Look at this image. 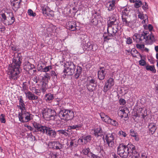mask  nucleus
<instances>
[{
  "mask_svg": "<svg viewBox=\"0 0 158 158\" xmlns=\"http://www.w3.org/2000/svg\"><path fill=\"white\" fill-rule=\"evenodd\" d=\"M117 153L123 158H126L129 155L131 158H140L135 146L132 144H129L127 145L123 143L119 144L117 148Z\"/></svg>",
  "mask_w": 158,
  "mask_h": 158,
  "instance_id": "1",
  "label": "nucleus"
},
{
  "mask_svg": "<svg viewBox=\"0 0 158 158\" xmlns=\"http://www.w3.org/2000/svg\"><path fill=\"white\" fill-rule=\"evenodd\" d=\"M22 60V57L20 54H18L17 56L14 57L12 63L9 66L8 72L10 79L16 80L19 77Z\"/></svg>",
  "mask_w": 158,
  "mask_h": 158,
  "instance_id": "2",
  "label": "nucleus"
},
{
  "mask_svg": "<svg viewBox=\"0 0 158 158\" xmlns=\"http://www.w3.org/2000/svg\"><path fill=\"white\" fill-rule=\"evenodd\" d=\"M58 115L61 119L65 120H71L74 116L73 111L65 109L60 110L58 113Z\"/></svg>",
  "mask_w": 158,
  "mask_h": 158,
  "instance_id": "3",
  "label": "nucleus"
},
{
  "mask_svg": "<svg viewBox=\"0 0 158 158\" xmlns=\"http://www.w3.org/2000/svg\"><path fill=\"white\" fill-rule=\"evenodd\" d=\"M66 66L64 71V72L66 73V75H71L74 73L76 66L74 64L71 62H67L65 64Z\"/></svg>",
  "mask_w": 158,
  "mask_h": 158,
  "instance_id": "4",
  "label": "nucleus"
},
{
  "mask_svg": "<svg viewBox=\"0 0 158 158\" xmlns=\"http://www.w3.org/2000/svg\"><path fill=\"white\" fill-rule=\"evenodd\" d=\"M106 141L108 146L110 148H113L115 147L114 135L113 133L108 134L106 135L105 138Z\"/></svg>",
  "mask_w": 158,
  "mask_h": 158,
  "instance_id": "5",
  "label": "nucleus"
},
{
  "mask_svg": "<svg viewBox=\"0 0 158 158\" xmlns=\"http://www.w3.org/2000/svg\"><path fill=\"white\" fill-rule=\"evenodd\" d=\"M144 34L145 35V39L146 40L144 41V43L152 44L153 42H155V40L154 36L152 34L151 32L150 34H149L148 31H144Z\"/></svg>",
  "mask_w": 158,
  "mask_h": 158,
  "instance_id": "6",
  "label": "nucleus"
},
{
  "mask_svg": "<svg viewBox=\"0 0 158 158\" xmlns=\"http://www.w3.org/2000/svg\"><path fill=\"white\" fill-rule=\"evenodd\" d=\"M133 39L137 43L144 44V41L146 40L145 39L144 31L141 34H135L133 35Z\"/></svg>",
  "mask_w": 158,
  "mask_h": 158,
  "instance_id": "7",
  "label": "nucleus"
},
{
  "mask_svg": "<svg viewBox=\"0 0 158 158\" xmlns=\"http://www.w3.org/2000/svg\"><path fill=\"white\" fill-rule=\"evenodd\" d=\"M114 79L112 78H110L107 80L103 87V91L105 93H106L109 89L114 85Z\"/></svg>",
  "mask_w": 158,
  "mask_h": 158,
  "instance_id": "8",
  "label": "nucleus"
},
{
  "mask_svg": "<svg viewBox=\"0 0 158 158\" xmlns=\"http://www.w3.org/2000/svg\"><path fill=\"white\" fill-rule=\"evenodd\" d=\"M107 31L110 36H114L116 35L118 29L116 26H107Z\"/></svg>",
  "mask_w": 158,
  "mask_h": 158,
  "instance_id": "9",
  "label": "nucleus"
},
{
  "mask_svg": "<svg viewBox=\"0 0 158 158\" xmlns=\"http://www.w3.org/2000/svg\"><path fill=\"white\" fill-rule=\"evenodd\" d=\"M34 127L36 129L37 131L40 132L41 133L44 134L45 133L47 127L42 126L36 122L33 123Z\"/></svg>",
  "mask_w": 158,
  "mask_h": 158,
  "instance_id": "10",
  "label": "nucleus"
},
{
  "mask_svg": "<svg viewBox=\"0 0 158 158\" xmlns=\"http://www.w3.org/2000/svg\"><path fill=\"white\" fill-rule=\"evenodd\" d=\"M106 73V71L105 68L104 67H100L98 72V78L101 80H103L105 77Z\"/></svg>",
  "mask_w": 158,
  "mask_h": 158,
  "instance_id": "11",
  "label": "nucleus"
},
{
  "mask_svg": "<svg viewBox=\"0 0 158 158\" xmlns=\"http://www.w3.org/2000/svg\"><path fill=\"white\" fill-rule=\"evenodd\" d=\"M55 111L51 109L47 108L43 112V117L44 118H50L52 114H54Z\"/></svg>",
  "mask_w": 158,
  "mask_h": 158,
  "instance_id": "12",
  "label": "nucleus"
},
{
  "mask_svg": "<svg viewBox=\"0 0 158 158\" xmlns=\"http://www.w3.org/2000/svg\"><path fill=\"white\" fill-rule=\"evenodd\" d=\"M129 113L128 109L126 107L121 108L119 109L118 112V114H120L121 115L120 117L122 118L123 117L127 118L128 117V114Z\"/></svg>",
  "mask_w": 158,
  "mask_h": 158,
  "instance_id": "13",
  "label": "nucleus"
},
{
  "mask_svg": "<svg viewBox=\"0 0 158 158\" xmlns=\"http://www.w3.org/2000/svg\"><path fill=\"white\" fill-rule=\"evenodd\" d=\"M45 133L47 135H49L52 138H55L56 136V132L55 130H53L52 128L47 127Z\"/></svg>",
  "mask_w": 158,
  "mask_h": 158,
  "instance_id": "14",
  "label": "nucleus"
},
{
  "mask_svg": "<svg viewBox=\"0 0 158 158\" xmlns=\"http://www.w3.org/2000/svg\"><path fill=\"white\" fill-rule=\"evenodd\" d=\"M117 23V19L115 15L113 14L110 17L109 20L107 22V26H116Z\"/></svg>",
  "mask_w": 158,
  "mask_h": 158,
  "instance_id": "15",
  "label": "nucleus"
},
{
  "mask_svg": "<svg viewBox=\"0 0 158 158\" xmlns=\"http://www.w3.org/2000/svg\"><path fill=\"white\" fill-rule=\"evenodd\" d=\"M115 1L113 0L106 3V6L108 10H112L115 8Z\"/></svg>",
  "mask_w": 158,
  "mask_h": 158,
  "instance_id": "16",
  "label": "nucleus"
},
{
  "mask_svg": "<svg viewBox=\"0 0 158 158\" xmlns=\"http://www.w3.org/2000/svg\"><path fill=\"white\" fill-rule=\"evenodd\" d=\"M100 115L103 121L107 123H109L111 118L103 112H101L100 114Z\"/></svg>",
  "mask_w": 158,
  "mask_h": 158,
  "instance_id": "17",
  "label": "nucleus"
},
{
  "mask_svg": "<svg viewBox=\"0 0 158 158\" xmlns=\"http://www.w3.org/2000/svg\"><path fill=\"white\" fill-rule=\"evenodd\" d=\"M7 21L6 25H12L15 22V19L14 16L12 13H9L8 16H7Z\"/></svg>",
  "mask_w": 158,
  "mask_h": 158,
  "instance_id": "18",
  "label": "nucleus"
},
{
  "mask_svg": "<svg viewBox=\"0 0 158 158\" xmlns=\"http://www.w3.org/2000/svg\"><path fill=\"white\" fill-rule=\"evenodd\" d=\"M9 14H7L6 15L4 13H1L0 14V19L1 21L5 25H6L7 24V16H8Z\"/></svg>",
  "mask_w": 158,
  "mask_h": 158,
  "instance_id": "19",
  "label": "nucleus"
},
{
  "mask_svg": "<svg viewBox=\"0 0 158 158\" xmlns=\"http://www.w3.org/2000/svg\"><path fill=\"white\" fill-rule=\"evenodd\" d=\"M52 148L56 149H60L64 147L63 145L60 143L59 141H53L51 142Z\"/></svg>",
  "mask_w": 158,
  "mask_h": 158,
  "instance_id": "20",
  "label": "nucleus"
},
{
  "mask_svg": "<svg viewBox=\"0 0 158 158\" xmlns=\"http://www.w3.org/2000/svg\"><path fill=\"white\" fill-rule=\"evenodd\" d=\"M26 97L30 100H36L38 99V97L37 96L35 95L34 94L32 93L30 91L25 93Z\"/></svg>",
  "mask_w": 158,
  "mask_h": 158,
  "instance_id": "21",
  "label": "nucleus"
},
{
  "mask_svg": "<svg viewBox=\"0 0 158 158\" xmlns=\"http://www.w3.org/2000/svg\"><path fill=\"white\" fill-rule=\"evenodd\" d=\"M122 19L123 24L127 26L131 27L132 26V21H129L128 18L126 17V16L123 15Z\"/></svg>",
  "mask_w": 158,
  "mask_h": 158,
  "instance_id": "22",
  "label": "nucleus"
},
{
  "mask_svg": "<svg viewBox=\"0 0 158 158\" xmlns=\"http://www.w3.org/2000/svg\"><path fill=\"white\" fill-rule=\"evenodd\" d=\"M148 128L149 133L152 135L156 129V125L154 123H150L148 126Z\"/></svg>",
  "mask_w": 158,
  "mask_h": 158,
  "instance_id": "23",
  "label": "nucleus"
},
{
  "mask_svg": "<svg viewBox=\"0 0 158 158\" xmlns=\"http://www.w3.org/2000/svg\"><path fill=\"white\" fill-rule=\"evenodd\" d=\"M102 127L99 126L94 130V135L96 137L101 136L102 135Z\"/></svg>",
  "mask_w": 158,
  "mask_h": 158,
  "instance_id": "24",
  "label": "nucleus"
},
{
  "mask_svg": "<svg viewBox=\"0 0 158 158\" xmlns=\"http://www.w3.org/2000/svg\"><path fill=\"white\" fill-rule=\"evenodd\" d=\"M24 68L26 71H28L34 68L35 66L33 64H32L29 62L27 61L25 62Z\"/></svg>",
  "mask_w": 158,
  "mask_h": 158,
  "instance_id": "25",
  "label": "nucleus"
},
{
  "mask_svg": "<svg viewBox=\"0 0 158 158\" xmlns=\"http://www.w3.org/2000/svg\"><path fill=\"white\" fill-rule=\"evenodd\" d=\"M67 27H69V30L71 31H74L76 30V24L75 22H69Z\"/></svg>",
  "mask_w": 158,
  "mask_h": 158,
  "instance_id": "26",
  "label": "nucleus"
},
{
  "mask_svg": "<svg viewBox=\"0 0 158 158\" xmlns=\"http://www.w3.org/2000/svg\"><path fill=\"white\" fill-rule=\"evenodd\" d=\"M41 9L42 10L43 14L48 16V12L49 11L50 9L48 6L46 5H41Z\"/></svg>",
  "mask_w": 158,
  "mask_h": 158,
  "instance_id": "27",
  "label": "nucleus"
},
{
  "mask_svg": "<svg viewBox=\"0 0 158 158\" xmlns=\"http://www.w3.org/2000/svg\"><path fill=\"white\" fill-rule=\"evenodd\" d=\"M19 109L22 110L23 111L25 109V105L24 101L23 99V97L20 96L19 99Z\"/></svg>",
  "mask_w": 158,
  "mask_h": 158,
  "instance_id": "28",
  "label": "nucleus"
},
{
  "mask_svg": "<svg viewBox=\"0 0 158 158\" xmlns=\"http://www.w3.org/2000/svg\"><path fill=\"white\" fill-rule=\"evenodd\" d=\"M82 68L78 66L77 67L76 70L74 71V77L76 79H78L81 73Z\"/></svg>",
  "mask_w": 158,
  "mask_h": 158,
  "instance_id": "29",
  "label": "nucleus"
},
{
  "mask_svg": "<svg viewBox=\"0 0 158 158\" xmlns=\"http://www.w3.org/2000/svg\"><path fill=\"white\" fill-rule=\"evenodd\" d=\"M22 112V111H21ZM27 111H23V112L19 113V121L22 123H24L23 121H24V119H25L26 117V112Z\"/></svg>",
  "mask_w": 158,
  "mask_h": 158,
  "instance_id": "30",
  "label": "nucleus"
},
{
  "mask_svg": "<svg viewBox=\"0 0 158 158\" xmlns=\"http://www.w3.org/2000/svg\"><path fill=\"white\" fill-rule=\"evenodd\" d=\"M145 68L147 70L150 71L153 73H155L156 72L154 65H150L149 64H147L145 66Z\"/></svg>",
  "mask_w": 158,
  "mask_h": 158,
  "instance_id": "31",
  "label": "nucleus"
},
{
  "mask_svg": "<svg viewBox=\"0 0 158 158\" xmlns=\"http://www.w3.org/2000/svg\"><path fill=\"white\" fill-rule=\"evenodd\" d=\"M48 87V85L46 82H42V84L40 89L41 92L43 93L46 92Z\"/></svg>",
  "mask_w": 158,
  "mask_h": 158,
  "instance_id": "32",
  "label": "nucleus"
},
{
  "mask_svg": "<svg viewBox=\"0 0 158 158\" xmlns=\"http://www.w3.org/2000/svg\"><path fill=\"white\" fill-rule=\"evenodd\" d=\"M89 46L88 48H85V50H92L94 51L97 49V45L95 44H93L92 43L89 44Z\"/></svg>",
  "mask_w": 158,
  "mask_h": 158,
  "instance_id": "33",
  "label": "nucleus"
},
{
  "mask_svg": "<svg viewBox=\"0 0 158 158\" xmlns=\"http://www.w3.org/2000/svg\"><path fill=\"white\" fill-rule=\"evenodd\" d=\"M50 78V74L49 73H46L42 78V82H46L47 83L48 82V80Z\"/></svg>",
  "mask_w": 158,
  "mask_h": 158,
  "instance_id": "34",
  "label": "nucleus"
},
{
  "mask_svg": "<svg viewBox=\"0 0 158 158\" xmlns=\"http://www.w3.org/2000/svg\"><path fill=\"white\" fill-rule=\"evenodd\" d=\"M26 115L25 119H24V121H23L24 123L28 122L32 118V115L30 113L27 112H26Z\"/></svg>",
  "mask_w": 158,
  "mask_h": 158,
  "instance_id": "35",
  "label": "nucleus"
},
{
  "mask_svg": "<svg viewBox=\"0 0 158 158\" xmlns=\"http://www.w3.org/2000/svg\"><path fill=\"white\" fill-rule=\"evenodd\" d=\"M92 84H89L87 85V89L90 92L93 91L96 86V84H93V85Z\"/></svg>",
  "mask_w": 158,
  "mask_h": 158,
  "instance_id": "36",
  "label": "nucleus"
},
{
  "mask_svg": "<svg viewBox=\"0 0 158 158\" xmlns=\"http://www.w3.org/2000/svg\"><path fill=\"white\" fill-rule=\"evenodd\" d=\"M45 97L46 101H49L52 100L54 98V95L52 94L48 93L46 94Z\"/></svg>",
  "mask_w": 158,
  "mask_h": 158,
  "instance_id": "37",
  "label": "nucleus"
},
{
  "mask_svg": "<svg viewBox=\"0 0 158 158\" xmlns=\"http://www.w3.org/2000/svg\"><path fill=\"white\" fill-rule=\"evenodd\" d=\"M131 55L134 57H136L137 55H139L140 56H141L139 53L135 49H133L131 51Z\"/></svg>",
  "mask_w": 158,
  "mask_h": 158,
  "instance_id": "38",
  "label": "nucleus"
},
{
  "mask_svg": "<svg viewBox=\"0 0 158 158\" xmlns=\"http://www.w3.org/2000/svg\"><path fill=\"white\" fill-rule=\"evenodd\" d=\"M84 143V144L90 141L91 140L92 137L90 135H87V136H83Z\"/></svg>",
  "mask_w": 158,
  "mask_h": 158,
  "instance_id": "39",
  "label": "nucleus"
},
{
  "mask_svg": "<svg viewBox=\"0 0 158 158\" xmlns=\"http://www.w3.org/2000/svg\"><path fill=\"white\" fill-rule=\"evenodd\" d=\"M109 124L114 127H117L118 125V123L117 121L112 119Z\"/></svg>",
  "mask_w": 158,
  "mask_h": 158,
  "instance_id": "40",
  "label": "nucleus"
},
{
  "mask_svg": "<svg viewBox=\"0 0 158 158\" xmlns=\"http://www.w3.org/2000/svg\"><path fill=\"white\" fill-rule=\"evenodd\" d=\"M52 66L51 65L47 66L42 69V71L43 72L46 73L52 69Z\"/></svg>",
  "mask_w": 158,
  "mask_h": 158,
  "instance_id": "41",
  "label": "nucleus"
},
{
  "mask_svg": "<svg viewBox=\"0 0 158 158\" xmlns=\"http://www.w3.org/2000/svg\"><path fill=\"white\" fill-rule=\"evenodd\" d=\"M142 5V2L140 0H137L134 4V6L136 8L139 7Z\"/></svg>",
  "mask_w": 158,
  "mask_h": 158,
  "instance_id": "42",
  "label": "nucleus"
},
{
  "mask_svg": "<svg viewBox=\"0 0 158 158\" xmlns=\"http://www.w3.org/2000/svg\"><path fill=\"white\" fill-rule=\"evenodd\" d=\"M15 2L13 3V5L17 8L19 7L21 0H14Z\"/></svg>",
  "mask_w": 158,
  "mask_h": 158,
  "instance_id": "43",
  "label": "nucleus"
},
{
  "mask_svg": "<svg viewBox=\"0 0 158 158\" xmlns=\"http://www.w3.org/2000/svg\"><path fill=\"white\" fill-rule=\"evenodd\" d=\"M89 148H88L84 149L82 150V152L84 154L87 155L88 156V155L89 153Z\"/></svg>",
  "mask_w": 158,
  "mask_h": 158,
  "instance_id": "44",
  "label": "nucleus"
},
{
  "mask_svg": "<svg viewBox=\"0 0 158 158\" xmlns=\"http://www.w3.org/2000/svg\"><path fill=\"white\" fill-rule=\"evenodd\" d=\"M0 121L2 123H5L6 122L5 115L3 114H1L0 115Z\"/></svg>",
  "mask_w": 158,
  "mask_h": 158,
  "instance_id": "45",
  "label": "nucleus"
},
{
  "mask_svg": "<svg viewBox=\"0 0 158 158\" xmlns=\"http://www.w3.org/2000/svg\"><path fill=\"white\" fill-rule=\"evenodd\" d=\"M28 14L29 16H32L33 17H35L36 15V13L33 12V11L31 9L28 10Z\"/></svg>",
  "mask_w": 158,
  "mask_h": 158,
  "instance_id": "46",
  "label": "nucleus"
},
{
  "mask_svg": "<svg viewBox=\"0 0 158 158\" xmlns=\"http://www.w3.org/2000/svg\"><path fill=\"white\" fill-rule=\"evenodd\" d=\"M139 63L140 65L143 66H146L147 65L146 63V61L143 59H141L139 61Z\"/></svg>",
  "mask_w": 158,
  "mask_h": 158,
  "instance_id": "47",
  "label": "nucleus"
},
{
  "mask_svg": "<svg viewBox=\"0 0 158 158\" xmlns=\"http://www.w3.org/2000/svg\"><path fill=\"white\" fill-rule=\"evenodd\" d=\"M50 74L51 76H52L53 78L54 79H57V76L56 74L55 73V72L54 71H52L50 72Z\"/></svg>",
  "mask_w": 158,
  "mask_h": 158,
  "instance_id": "48",
  "label": "nucleus"
},
{
  "mask_svg": "<svg viewBox=\"0 0 158 158\" xmlns=\"http://www.w3.org/2000/svg\"><path fill=\"white\" fill-rule=\"evenodd\" d=\"M90 154H91V157L93 158H103V156H98L94 154H93L91 152H90Z\"/></svg>",
  "mask_w": 158,
  "mask_h": 158,
  "instance_id": "49",
  "label": "nucleus"
},
{
  "mask_svg": "<svg viewBox=\"0 0 158 158\" xmlns=\"http://www.w3.org/2000/svg\"><path fill=\"white\" fill-rule=\"evenodd\" d=\"M35 94L37 95L40 96L41 94V91L40 89H35L34 92H33Z\"/></svg>",
  "mask_w": 158,
  "mask_h": 158,
  "instance_id": "50",
  "label": "nucleus"
},
{
  "mask_svg": "<svg viewBox=\"0 0 158 158\" xmlns=\"http://www.w3.org/2000/svg\"><path fill=\"white\" fill-rule=\"evenodd\" d=\"M136 46L137 48L143 50L144 47V45L143 44H136Z\"/></svg>",
  "mask_w": 158,
  "mask_h": 158,
  "instance_id": "51",
  "label": "nucleus"
},
{
  "mask_svg": "<svg viewBox=\"0 0 158 158\" xmlns=\"http://www.w3.org/2000/svg\"><path fill=\"white\" fill-rule=\"evenodd\" d=\"M118 133L120 135L124 137H126L127 135L126 133L122 131H119Z\"/></svg>",
  "mask_w": 158,
  "mask_h": 158,
  "instance_id": "52",
  "label": "nucleus"
},
{
  "mask_svg": "<svg viewBox=\"0 0 158 158\" xmlns=\"http://www.w3.org/2000/svg\"><path fill=\"white\" fill-rule=\"evenodd\" d=\"M119 101L120 104L122 105H124L126 103V101L123 98H121Z\"/></svg>",
  "mask_w": 158,
  "mask_h": 158,
  "instance_id": "53",
  "label": "nucleus"
},
{
  "mask_svg": "<svg viewBox=\"0 0 158 158\" xmlns=\"http://www.w3.org/2000/svg\"><path fill=\"white\" fill-rule=\"evenodd\" d=\"M6 29L5 27L4 26L0 25V31L1 32L4 33Z\"/></svg>",
  "mask_w": 158,
  "mask_h": 158,
  "instance_id": "54",
  "label": "nucleus"
},
{
  "mask_svg": "<svg viewBox=\"0 0 158 158\" xmlns=\"http://www.w3.org/2000/svg\"><path fill=\"white\" fill-rule=\"evenodd\" d=\"M138 13V18L140 19H143L144 17L143 14H142V13H141L140 12H139Z\"/></svg>",
  "mask_w": 158,
  "mask_h": 158,
  "instance_id": "55",
  "label": "nucleus"
},
{
  "mask_svg": "<svg viewBox=\"0 0 158 158\" xmlns=\"http://www.w3.org/2000/svg\"><path fill=\"white\" fill-rule=\"evenodd\" d=\"M142 7L144 10H146L148 8V5L146 2L145 3L144 5H143Z\"/></svg>",
  "mask_w": 158,
  "mask_h": 158,
  "instance_id": "56",
  "label": "nucleus"
},
{
  "mask_svg": "<svg viewBox=\"0 0 158 158\" xmlns=\"http://www.w3.org/2000/svg\"><path fill=\"white\" fill-rule=\"evenodd\" d=\"M51 158H57V155L56 153H50Z\"/></svg>",
  "mask_w": 158,
  "mask_h": 158,
  "instance_id": "57",
  "label": "nucleus"
},
{
  "mask_svg": "<svg viewBox=\"0 0 158 158\" xmlns=\"http://www.w3.org/2000/svg\"><path fill=\"white\" fill-rule=\"evenodd\" d=\"M89 43H91L90 42H89V41H88L87 43L85 42V44L83 43V46H84V49H85V48H88V47H89Z\"/></svg>",
  "mask_w": 158,
  "mask_h": 158,
  "instance_id": "58",
  "label": "nucleus"
},
{
  "mask_svg": "<svg viewBox=\"0 0 158 158\" xmlns=\"http://www.w3.org/2000/svg\"><path fill=\"white\" fill-rule=\"evenodd\" d=\"M132 42V40L129 37L128 38H127V43L128 44H131Z\"/></svg>",
  "mask_w": 158,
  "mask_h": 158,
  "instance_id": "59",
  "label": "nucleus"
},
{
  "mask_svg": "<svg viewBox=\"0 0 158 158\" xmlns=\"http://www.w3.org/2000/svg\"><path fill=\"white\" fill-rule=\"evenodd\" d=\"M130 133H131V135L135 137V135H136V133H135V131L132 130H130Z\"/></svg>",
  "mask_w": 158,
  "mask_h": 158,
  "instance_id": "60",
  "label": "nucleus"
},
{
  "mask_svg": "<svg viewBox=\"0 0 158 158\" xmlns=\"http://www.w3.org/2000/svg\"><path fill=\"white\" fill-rule=\"evenodd\" d=\"M82 126V125L81 124L75 125V129L76 130H79Z\"/></svg>",
  "mask_w": 158,
  "mask_h": 158,
  "instance_id": "61",
  "label": "nucleus"
},
{
  "mask_svg": "<svg viewBox=\"0 0 158 158\" xmlns=\"http://www.w3.org/2000/svg\"><path fill=\"white\" fill-rule=\"evenodd\" d=\"M89 84H96L95 80L94 79H91V80H89Z\"/></svg>",
  "mask_w": 158,
  "mask_h": 158,
  "instance_id": "62",
  "label": "nucleus"
},
{
  "mask_svg": "<svg viewBox=\"0 0 158 158\" xmlns=\"http://www.w3.org/2000/svg\"><path fill=\"white\" fill-rule=\"evenodd\" d=\"M128 11V9L127 8H125L122 12L123 13V15H125V16H126V15H127V13L126 12Z\"/></svg>",
  "mask_w": 158,
  "mask_h": 158,
  "instance_id": "63",
  "label": "nucleus"
},
{
  "mask_svg": "<svg viewBox=\"0 0 158 158\" xmlns=\"http://www.w3.org/2000/svg\"><path fill=\"white\" fill-rule=\"evenodd\" d=\"M23 90H25L26 89H27V86L26 84H25L24 83H23Z\"/></svg>",
  "mask_w": 158,
  "mask_h": 158,
  "instance_id": "64",
  "label": "nucleus"
}]
</instances>
